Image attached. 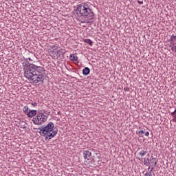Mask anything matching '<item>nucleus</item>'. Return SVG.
Returning a JSON list of instances; mask_svg holds the SVG:
<instances>
[{"label": "nucleus", "mask_w": 176, "mask_h": 176, "mask_svg": "<svg viewBox=\"0 0 176 176\" xmlns=\"http://www.w3.org/2000/svg\"><path fill=\"white\" fill-rule=\"evenodd\" d=\"M139 155L140 156H141V157L145 156V155H146V151H141L140 152H139Z\"/></svg>", "instance_id": "12"}, {"label": "nucleus", "mask_w": 176, "mask_h": 176, "mask_svg": "<svg viewBox=\"0 0 176 176\" xmlns=\"http://www.w3.org/2000/svg\"><path fill=\"white\" fill-rule=\"evenodd\" d=\"M47 121V116H45L43 113H38L36 116L33 118V123L34 124H37L38 126H41V124H43L45 122Z\"/></svg>", "instance_id": "5"}, {"label": "nucleus", "mask_w": 176, "mask_h": 176, "mask_svg": "<svg viewBox=\"0 0 176 176\" xmlns=\"http://www.w3.org/2000/svg\"><path fill=\"white\" fill-rule=\"evenodd\" d=\"M83 157L85 160H90L91 159V152H90L89 151H84Z\"/></svg>", "instance_id": "7"}, {"label": "nucleus", "mask_w": 176, "mask_h": 176, "mask_svg": "<svg viewBox=\"0 0 176 176\" xmlns=\"http://www.w3.org/2000/svg\"><path fill=\"white\" fill-rule=\"evenodd\" d=\"M84 42H85V43H87L90 46H92V45H93V41H91V40H90L89 38L84 39Z\"/></svg>", "instance_id": "11"}, {"label": "nucleus", "mask_w": 176, "mask_h": 176, "mask_svg": "<svg viewBox=\"0 0 176 176\" xmlns=\"http://www.w3.org/2000/svg\"><path fill=\"white\" fill-rule=\"evenodd\" d=\"M170 42V47L174 53H176V35H171L170 38L169 40Z\"/></svg>", "instance_id": "6"}, {"label": "nucleus", "mask_w": 176, "mask_h": 176, "mask_svg": "<svg viewBox=\"0 0 176 176\" xmlns=\"http://www.w3.org/2000/svg\"><path fill=\"white\" fill-rule=\"evenodd\" d=\"M145 135H146V137H148L149 136V132L148 131L146 132Z\"/></svg>", "instance_id": "16"}, {"label": "nucleus", "mask_w": 176, "mask_h": 176, "mask_svg": "<svg viewBox=\"0 0 176 176\" xmlns=\"http://www.w3.org/2000/svg\"><path fill=\"white\" fill-rule=\"evenodd\" d=\"M69 60H71V61H76L78 60V56L75 54H72L69 56Z\"/></svg>", "instance_id": "9"}, {"label": "nucleus", "mask_w": 176, "mask_h": 176, "mask_svg": "<svg viewBox=\"0 0 176 176\" xmlns=\"http://www.w3.org/2000/svg\"><path fill=\"white\" fill-rule=\"evenodd\" d=\"M145 176H148V173H146V174H145Z\"/></svg>", "instance_id": "20"}, {"label": "nucleus", "mask_w": 176, "mask_h": 176, "mask_svg": "<svg viewBox=\"0 0 176 176\" xmlns=\"http://www.w3.org/2000/svg\"><path fill=\"white\" fill-rule=\"evenodd\" d=\"M32 105H33L34 107H36L37 104L36 102H34V103H32Z\"/></svg>", "instance_id": "18"}, {"label": "nucleus", "mask_w": 176, "mask_h": 176, "mask_svg": "<svg viewBox=\"0 0 176 176\" xmlns=\"http://www.w3.org/2000/svg\"><path fill=\"white\" fill-rule=\"evenodd\" d=\"M82 74L83 75H89V74H90V69H89V67H85L82 69Z\"/></svg>", "instance_id": "10"}, {"label": "nucleus", "mask_w": 176, "mask_h": 176, "mask_svg": "<svg viewBox=\"0 0 176 176\" xmlns=\"http://www.w3.org/2000/svg\"><path fill=\"white\" fill-rule=\"evenodd\" d=\"M36 115V110H30L28 113V118H34Z\"/></svg>", "instance_id": "8"}, {"label": "nucleus", "mask_w": 176, "mask_h": 176, "mask_svg": "<svg viewBox=\"0 0 176 176\" xmlns=\"http://www.w3.org/2000/svg\"><path fill=\"white\" fill-rule=\"evenodd\" d=\"M139 134H140V135H144V130H140V131H139Z\"/></svg>", "instance_id": "15"}, {"label": "nucleus", "mask_w": 176, "mask_h": 176, "mask_svg": "<svg viewBox=\"0 0 176 176\" xmlns=\"http://www.w3.org/2000/svg\"><path fill=\"white\" fill-rule=\"evenodd\" d=\"M38 130L40 135L44 137L45 140H52L57 135L58 131L54 129L53 122H50L46 126L38 128Z\"/></svg>", "instance_id": "3"}, {"label": "nucleus", "mask_w": 176, "mask_h": 176, "mask_svg": "<svg viewBox=\"0 0 176 176\" xmlns=\"http://www.w3.org/2000/svg\"><path fill=\"white\" fill-rule=\"evenodd\" d=\"M138 3H140V5H142V3H144V1H138Z\"/></svg>", "instance_id": "17"}, {"label": "nucleus", "mask_w": 176, "mask_h": 176, "mask_svg": "<svg viewBox=\"0 0 176 176\" xmlns=\"http://www.w3.org/2000/svg\"><path fill=\"white\" fill-rule=\"evenodd\" d=\"M34 58H35V54H33L32 58H28L26 60L23 61L22 67L23 68V76L30 82L36 84L39 82H43V79L46 76V72L43 67L30 63L27 60L34 61Z\"/></svg>", "instance_id": "1"}, {"label": "nucleus", "mask_w": 176, "mask_h": 176, "mask_svg": "<svg viewBox=\"0 0 176 176\" xmlns=\"http://www.w3.org/2000/svg\"><path fill=\"white\" fill-rule=\"evenodd\" d=\"M156 164H157V162H155V166H156Z\"/></svg>", "instance_id": "19"}, {"label": "nucleus", "mask_w": 176, "mask_h": 176, "mask_svg": "<svg viewBox=\"0 0 176 176\" xmlns=\"http://www.w3.org/2000/svg\"><path fill=\"white\" fill-rule=\"evenodd\" d=\"M48 53L50 54V56H52V58H58L59 57H61L63 54H64L63 48H61L58 44L50 46Z\"/></svg>", "instance_id": "4"}, {"label": "nucleus", "mask_w": 176, "mask_h": 176, "mask_svg": "<svg viewBox=\"0 0 176 176\" xmlns=\"http://www.w3.org/2000/svg\"><path fill=\"white\" fill-rule=\"evenodd\" d=\"M28 109H29L28 106H25V107H23V112H24L25 113H27L28 112Z\"/></svg>", "instance_id": "13"}, {"label": "nucleus", "mask_w": 176, "mask_h": 176, "mask_svg": "<svg viewBox=\"0 0 176 176\" xmlns=\"http://www.w3.org/2000/svg\"><path fill=\"white\" fill-rule=\"evenodd\" d=\"M77 12L80 13L82 17L85 19L81 21V23H85V24H89L93 19H94V12L90 8V4L89 3H82L77 6Z\"/></svg>", "instance_id": "2"}, {"label": "nucleus", "mask_w": 176, "mask_h": 176, "mask_svg": "<svg viewBox=\"0 0 176 176\" xmlns=\"http://www.w3.org/2000/svg\"><path fill=\"white\" fill-rule=\"evenodd\" d=\"M144 163L145 165L148 164V163H149V159H145L144 160Z\"/></svg>", "instance_id": "14"}]
</instances>
